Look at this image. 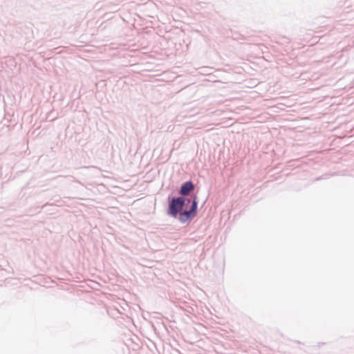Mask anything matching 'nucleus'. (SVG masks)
<instances>
[{
    "label": "nucleus",
    "mask_w": 354,
    "mask_h": 354,
    "mask_svg": "<svg viewBox=\"0 0 354 354\" xmlns=\"http://www.w3.org/2000/svg\"><path fill=\"white\" fill-rule=\"evenodd\" d=\"M177 196L171 193L167 196V214L181 223L189 224L197 215L198 209V191L192 180H188L179 187Z\"/></svg>",
    "instance_id": "1"
}]
</instances>
